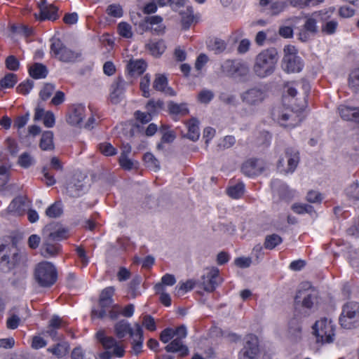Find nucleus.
I'll return each mask as SVG.
<instances>
[{
  "instance_id": "nucleus-7",
  "label": "nucleus",
  "mask_w": 359,
  "mask_h": 359,
  "mask_svg": "<svg viewBox=\"0 0 359 359\" xmlns=\"http://www.w3.org/2000/svg\"><path fill=\"white\" fill-rule=\"evenodd\" d=\"M50 53L59 60L67 63L75 62L81 56L80 51L67 48L59 39H51Z\"/></svg>"
},
{
  "instance_id": "nucleus-62",
  "label": "nucleus",
  "mask_w": 359,
  "mask_h": 359,
  "mask_svg": "<svg viewBox=\"0 0 359 359\" xmlns=\"http://www.w3.org/2000/svg\"><path fill=\"white\" fill-rule=\"evenodd\" d=\"M34 87V81L30 79H27L25 81L22 82L17 87V91L23 95H27Z\"/></svg>"
},
{
  "instance_id": "nucleus-3",
  "label": "nucleus",
  "mask_w": 359,
  "mask_h": 359,
  "mask_svg": "<svg viewBox=\"0 0 359 359\" xmlns=\"http://www.w3.org/2000/svg\"><path fill=\"white\" fill-rule=\"evenodd\" d=\"M11 248H13V245L11 244L10 238H0V270L4 272L25 266V257L17 252H13L10 259Z\"/></svg>"
},
{
  "instance_id": "nucleus-50",
  "label": "nucleus",
  "mask_w": 359,
  "mask_h": 359,
  "mask_svg": "<svg viewBox=\"0 0 359 359\" xmlns=\"http://www.w3.org/2000/svg\"><path fill=\"white\" fill-rule=\"evenodd\" d=\"M163 107V102L161 100L155 101L154 100H149L146 104V109L148 113L151 116L158 113Z\"/></svg>"
},
{
  "instance_id": "nucleus-55",
  "label": "nucleus",
  "mask_w": 359,
  "mask_h": 359,
  "mask_svg": "<svg viewBox=\"0 0 359 359\" xmlns=\"http://www.w3.org/2000/svg\"><path fill=\"white\" fill-rule=\"evenodd\" d=\"M119 34L126 39H130L133 36V32L131 26L125 22H120L118 25Z\"/></svg>"
},
{
  "instance_id": "nucleus-37",
  "label": "nucleus",
  "mask_w": 359,
  "mask_h": 359,
  "mask_svg": "<svg viewBox=\"0 0 359 359\" xmlns=\"http://www.w3.org/2000/svg\"><path fill=\"white\" fill-rule=\"evenodd\" d=\"M163 22V18L160 15H154L150 17H146L143 21H142L139 27L143 31V32H148L150 31L152 33V28L153 26L155 25V24H158V22Z\"/></svg>"
},
{
  "instance_id": "nucleus-18",
  "label": "nucleus",
  "mask_w": 359,
  "mask_h": 359,
  "mask_svg": "<svg viewBox=\"0 0 359 359\" xmlns=\"http://www.w3.org/2000/svg\"><path fill=\"white\" fill-rule=\"evenodd\" d=\"M128 84L122 77H118L113 82L111 86L109 95V99L112 104H116L122 100Z\"/></svg>"
},
{
  "instance_id": "nucleus-10",
  "label": "nucleus",
  "mask_w": 359,
  "mask_h": 359,
  "mask_svg": "<svg viewBox=\"0 0 359 359\" xmlns=\"http://www.w3.org/2000/svg\"><path fill=\"white\" fill-rule=\"evenodd\" d=\"M103 346L104 351L100 352L95 359L122 358L126 355V346L117 341L114 337L106 341Z\"/></svg>"
},
{
  "instance_id": "nucleus-13",
  "label": "nucleus",
  "mask_w": 359,
  "mask_h": 359,
  "mask_svg": "<svg viewBox=\"0 0 359 359\" xmlns=\"http://www.w3.org/2000/svg\"><path fill=\"white\" fill-rule=\"evenodd\" d=\"M86 177V174L79 170L74 173L72 177L67 184V191L70 196L79 197L82 194L85 187L83 182Z\"/></svg>"
},
{
  "instance_id": "nucleus-21",
  "label": "nucleus",
  "mask_w": 359,
  "mask_h": 359,
  "mask_svg": "<svg viewBox=\"0 0 359 359\" xmlns=\"http://www.w3.org/2000/svg\"><path fill=\"white\" fill-rule=\"evenodd\" d=\"M86 107L81 104L72 106L67 117V122L72 126H79L85 117Z\"/></svg>"
},
{
  "instance_id": "nucleus-20",
  "label": "nucleus",
  "mask_w": 359,
  "mask_h": 359,
  "mask_svg": "<svg viewBox=\"0 0 359 359\" xmlns=\"http://www.w3.org/2000/svg\"><path fill=\"white\" fill-rule=\"evenodd\" d=\"M283 66L287 72H299L303 69L304 63L297 55L287 54L283 57Z\"/></svg>"
},
{
  "instance_id": "nucleus-26",
  "label": "nucleus",
  "mask_w": 359,
  "mask_h": 359,
  "mask_svg": "<svg viewBox=\"0 0 359 359\" xmlns=\"http://www.w3.org/2000/svg\"><path fill=\"white\" fill-rule=\"evenodd\" d=\"M299 158H280L277 163V169L279 172L287 174L292 173L296 169Z\"/></svg>"
},
{
  "instance_id": "nucleus-12",
  "label": "nucleus",
  "mask_w": 359,
  "mask_h": 359,
  "mask_svg": "<svg viewBox=\"0 0 359 359\" xmlns=\"http://www.w3.org/2000/svg\"><path fill=\"white\" fill-rule=\"evenodd\" d=\"M267 97V90L260 86L249 88L241 95L242 102L250 107L259 106Z\"/></svg>"
},
{
  "instance_id": "nucleus-38",
  "label": "nucleus",
  "mask_w": 359,
  "mask_h": 359,
  "mask_svg": "<svg viewBox=\"0 0 359 359\" xmlns=\"http://www.w3.org/2000/svg\"><path fill=\"white\" fill-rule=\"evenodd\" d=\"M168 109L172 115L185 116L189 114V109L186 103L177 104L171 101L168 104Z\"/></svg>"
},
{
  "instance_id": "nucleus-42",
  "label": "nucleus",
  "mask_w": 359,
  "mask_h": 359,
  "mask_svg": "<svg viewBox=\"0 0 359 359\" xmlns=\"http://www.w3.org/2000/svg\"><path fill=\"white\" fill-rule=\"evenodd\" d=\"M69 351V345L67 343H58L53 347L48 348V351L52 353L57 358H62L66 355Z\"/></svg>"
},
{
  "instance_id": "nucleus-15",
  "label": "nucleus",
  "mask_w": 359,
  "mask_h": 359,
  "mask_svg": "<svg viewBox=\"0 0 359 359\" xmlns=\"http://www.w3.org/2000/svg\"><path fill=\"white\" fill-rule=\"evenodd\" d=\"M259 353L258 339L253 334L248 335L245 339V345L240 351L239 359H255Z\"/></svg>"
},
{
  "instance_id": "nucleus-58",
  "label": "nucleus",
  "mask_w": 359,
  "mask_h": 359,
  "mask_svg": "<svg viewBox=\"0 0 359 359\" xmlns=\"http://www.w3.org/2000/svg\"><path fill=\"white\" fill-rule=\"evenodd\" d=\"M236 143V138L233 135H226L218 143L219 149L224 150L233 147Z\"/></svg>"
},
{
  "instance_id": "nucleus-34",
  "label": "nucleus",
  "mask_w": 359,
  "mask_h": 359,
  "mask_svg": "<svg viewBox=\"0 0 359 359\" xmlns=\"http://www.w3.org/2000/svg\"><path fill=\"white\" fill-rule=\"evenodd\" d=\"M48 72L47 67L41 63H34L29 68V74L34 79L46 78Z\"/></svg>"
},
{
  "instance_id": "nucleus-23",
  "label": "nucleus",
  "mask_w": 359,
  "mask_h": 359,
  "mask_svg": "<svg viewBox=\"0 0 359 359\" xmlns=\"http://www.w3.org/2000/svg\"><path fill=\"white\" fill-rule=\"evenodd\" d=\"M302 329L300 320L293 318L288 323L287 337L294 342H297L302 339Z\"/></svg>"
},
{
  "instance_id": "nucleus-1",
  "label": "nucleus",
  "mask_w": 359,
  "mask_h": 359,
  "mask_svg": "<svg viewBox=\"0 0 359 359\" xmlns=\"http://www.w3.org/2000/svg\"><path fill=\"white\" fill-rule=\"evenodd\" d=\"M114 332L119 339H123L129 334L132 339L133 350L135 353L138 354L142 351L144 341L143 330L139 323H135L132 327L127 320H121L115 324Z\"/></svg>"
},
{
  "instance_id": "nucleus-19",
  "label": "nucleus",
  "mask_w": 359,
  "mask_h": 359,
  "mask_svg": "<svg viewBox=\"0 0 359 359\" xmlns=\"http://www.w3.org/2000/svg\"><path fill=\"white\" fill-rule=\"evenodd\" d=\"M50 169L56 171H61L63 169V163L60 158H50L49 166H44L42 168L43 178L47 186H53L56 183V180L53 175L50 172Z\"/></svg>"
},
{
  "instance_id": "nucleus-59",
  "label": "nucleus",
  "mask_w": 359,
  "mask_h": 359,
  "mask_svg": "<svg viewBox=\"0 0 359 359\" xmlns=\"http://www.w3.org/2000/svg\"><path fill=\"white\" fill-rule=\"evenodd\" d=\"M214 98V93L210 90L203 89L198 95V100L201 103L208 104Z\"/></svg>"
},
{
  "instance_id": "nucleus-33",
  "label": "nucleus",
  "mask_w": 359,
  "mask_h": 359,
  "mask_svg": "<svg viewBox=\"0 0 359 359\" xmlns=\"http://www.w3.org/2000/svg\"><path fill=\"white\" fill-rule=\"evenodd\" d=\"M330 15H324L321 20L324 23L321 26V32L326 35H333L336 33L338 27V22L336 20H328Z\"/></svg>"
},
{
  "instance_id": "nucleus-47",
  "label": "nucleus",
  "mask_w": 359,
  "mask_h": 359,
  "mask_svg": "<svg viewBox=\"0 0 359 359\" xmlns=\"http://www.w3.org/2000/svg\"><path fill=\"white\" fill-rule=\"evenodd\" d=\"M348 86L355 93H359V68L352 71L348 78Z\"/></svg>"
},
{
  "instance_id": "nucleus-17",
  "label": "nucleus",
  "mask_w": 359,
  "mask_h": 359,
  "mask_svg": "<svg viewBox=\"0 0 359 359\" xmlns=\"http://www.w3.org/2000/svg\"><path fill=\"white\" fill-rule=\"evenodd\" d=\"M265 168L264 158H248L242 165L241 170L248 177L260 174Z\"/></svg>"
},
{
  "instance_id": "nucleus-4",
  "label": "nucleus",
  "mask_w": 359,
  "mask_h": 359,
  "mask_svg": "<svg viewBox=\"0 0 359 359\" xmlns=\"http://www.w3.org/2000/svg\"><path fill=\"white\" fill-rule=\"evenodd\" d=\"M220 72L224 76L244 82L248 79L250 68L248 63L242 60L228 59L221 63Z\"/></svg>"
},
{
  "instance_id": "nucleus-35",
  "label": "nucleus",
  "mask_w": 359,
  "mask_h": 359,
  "mask_svg": "<svg viewBox=\"0 0 359 359\" xmlns=\"http://www.w3.org/2000/svg\"><path fill=\"white\" fill-rule=\"evenodd\" d=\"M160 133L162 134L161 141L157 145V148L161 149L163 147V143H172L176 138L175 133L169 129L167 125H163L159 129Z\"/></svg>"
},
{
  "instance_id": "nucleus-6",
  "label": "nucleus",
  "mask_w": 359,
  "mask_h": 359,
  "mask_svg": "<svg viewBox=\"0 0 359 359\" xmlns=\"http://www.w3.org/2000/svg\"><path fill=\"white\" fill-rule=\"evenodd\" d=\"M34 279L42 287H51L57 279V271L55 266L46 261L39 263L35 267Z\"/></svg>"
},
{
  "instance_id": "nucleus-51",
  "label": "nucleus",
  "mask_w": 359,
  "mask_h": 359,
  "mask_svg": "<svg viewBox=\"0 0 359 359\" xmlns=\"http://www.w3.org/2000/svg\"><path fill=\"white\" fill-rule=\"evenodd\" d=\"M194 282L191 280H189L185 283H182L178 285L175 287V294L177 296H182L184 293L191 290L194 288Z\"/></svg>"
},
{
  "instance_id": "nucleus-44",
  "label": "nucleus",
  "mask_w": 359,
  "mask_h": 359,
  "mask_svg": "<svg viewBox=\"0 0 359 359\" xmlns=\"http://www.w3.org/2000/svg\"><path fill=\"white\" fill-rule=\"evenodd\" d=\"M208 48L215 54H220L226 50V43L224 40L216 38L210 42Z\"/></svg>"
},
{
  "instance_id": "nucleus-28",
  "label": "nucleus",
  "mask_w": 359,
  "mask_h": 359,
  "mask_svg": "<svg viewBox=\"0 0 359 359\" xmlns=\"http://www.w3.org/2000/svg\"><path fill=\"white\" fill-rule=\"evenodd\" d=\"M28 207L26 199L22 196L15 198L9 204L8 210L15 215H22Z\"/></svg>"
},
{
  "instance_id": "nucleus-16",
  "label": "nucleus",
  "mask_w": 359,
  "mask_h": 359,
  "mask_svg": "<svg viewBox=\"0 0 359 359\" xmlns=\"http://www.w3.org/2000/svg\"><path fill=\"white\" fill-rule=\"evenodd\" d=\"M222 282V279L219 276V270L217 267H212L203 276V289L209 292H213Z\"/></svg>"
},
{
  "instance_id": "nucleus-32",
  "label": "nucleus",
  "mask_w": 359,
  "mask_h": 359,
  "mask_svg": "<svg viewBox=\"0 0 359 359\" xmlns=\"http://www.w3.org/2000/svg\"><path fill=\"white\" fill-rule=\"evenodd\" d=\"M187 126L188 132L186 137L194 142L198 140L200 137L199 121L196 118H192L187 122Z\"/></svg>"
},
{
  "instance_id": "nucleus-53",
  "label": "nucleus",
  "mask_w": 359,
  "mask_h": 359,
  "mask_svg": "<svg viewBox=\"0 0 359 359\" xmlns=\"http://www.w3.org/2000/svg\"><path fill=\"white\" fill-rule=\"evenodd\" d=\"M99 149L101 154L105 156H111L117 154L116 149L109 142H103L100 144Z\"/></svg>"
},
{
  "instance_id": "nucleus-27",
  "label": "nucleus",
  "mask_w": 359,
  "mask_h": 359,
  "mask_svg": "<svg viewBox=\"0 0 359 359\" xmlns=\"http://www.w3.org/2000/svg\"><path fill=\"white\" fill-rule=\"evenodd\" d=\"M53 241L49 238L43 241L41 246V254L44 257H50L56 256L61 250V246L58 243H53Z\"/></svg>"
},
{
  "instance_id": "nucleus-36",
  "label": "nucleus",
  "mask_w": 359,
  "mask_h": 359,
  "mask_svg": "<svg viewBox=\"0 0 359 359\" xmlns=\"http://www.w3.org/2000/svg\"><path fill=\"white\" fill-rule=\"evenodd\" d=\"M147 63L143 60H131L128 65V69L132 76H139L144 73Z\"/></svg>"
},
{
  "instance_id": "nucleus-56",
  "label": "nucleus",
  "mask_w": 359,
  "mask_h": 359,
  "mask_svg": "<svg viewBox=\"0 0 359 359\" xmlns=\"http://www.w3.org/2000/svg\"><path fill=\"white\" fill-rule=\"evenodd\" d=\"M347 196L353 200H359V184L356 181L346 189Z\"/></svg>"
},
{
  "instance_id": "nucleus-61",
  "label": "nucleus",
  "mask_w": 359,
  "mask_h": 359,
  "mask_svg": "<svg viewBox=\"0 0 359 359\" xmlns=\"http://www.w3.org/2000/svg\"><path fill=\"white\" fill-rule=\"evenodd\" d=\"M286 8V3L283 1H276L270 5V13L272 15H277L284 11Z\"/></svg>"
},
{
  "instance_id": "nucleus-9",
  "label": "nucleus",
  "mask_w": 359,
  "mask_h": 359,
  "mask_svg": "<svg viewBox=\"0 0 359 359\" xmlns=\"http://www.w3.org/2000/svg\"><path fill=\"white\" fill-rule=\"evenodd\" d=\"M272 116L274 119L278 121L280 126L287 128H294L302 120L298 112L284 107L273 109Z\"/></svg>"
},
{
  "instance_id": "nucleus-43",
  "label": "nucleus",
  "mask_w": 359,
  "mask_h": 359,
  "mask_svg": "<svg viewBox=\"0 0 359 359\" xmlns=\"http://www.w3.org/2000/svg\"><path fill=\"white\" fill-rule=\"evenodd\" d=\"M144 148V144L140 145L136 149H133L131 145L128 142H123L121 146V156L120 157H128L129 155L132 154L133 156L138 154L137 150H140Z\"/></svg>"
},
{
  "instance_id": "nucleus-48",
  "label": "nucleus",
  "mask_w": 359,
  "mask_h": 359,
  "mask_svg": "<svg viewBox=\"0 0 359 359\" xmlns=\"http://www.w3.org/2000/svg\"><path fill=\"white\" fill-rule=\"evenodd\" d=\"M120 166L125 170H137L139 168V163L134 161V158H118Z\"/></svg>"
},
{
  "instance_id": "nucleus-49",
  "label": "nucleus",
  "mask_w": 359,
  "mask_h": 359,
  "mask_svg": "<svg viewBox=\"0 0 359 359\" xmlns=\"http://www.w3.org/2000/svg\"><path fill=\"white\" fill-rule=\"evenodd\" d=\"M62 214V205L59 203H55L50 205L46 211V215L48 217L55 218L60 217Z\"/></svg>"
},
{
  "instance_id": "nucleus-2",
  "label": "nucleus",
  "mask_w": 359,
  "mask_h": 359,
  "mask_svg": "<svg viewBox=\"0 0 359 359\" xmlns=\"http://www.w3.org/2000/svg\"><path fill=\"white\" fill-rule=\"evenodd\" d=\"M278 62V53L275 48L262 50L255 58L253 66L255 74L259 78L272 74Z\"/></svg>"
},
{
  "instance_id": "nucleus-22",
  "label": "nucleus",
  "mask_w": 359,
  "mask_h": 359,
  "mask_svg": "<svg viewBox=\"0 0 359 359\" xmlns=\"http://www.w3.org/2000/svg\"><path fill=\"white\" fill-rule=\"evenodd\" d=\"M168 353H178L179 356L184 358L189 355V350L187 346L184 344L180 338H175L165 347Z\"/></svg>"
},
{
  "instance_id": "nucleus-46",
  "label": "nucleus",
  "mask_w": 359,
  "mask_h": 359,
  "mask_svg": "<svg viewBox=\"0 0 359 359\" xmlns=\"http://www.w3.org/2000/svg\"><path fill=\"white\" fill-rule=\"evenodd\" d=\"M18 81L17 76L13 73H8L0 80V86L3 88H13Z\"/></svg>"
},
{
  "instance_id": "nucleus-5",
  "label": "nucleus",
  "mask_w": 359,
  "mask_h": 359,
  "mask_svg": "<svg viewBox=\"0 0 359 359\" xmlns=\"http://www.w3.org/2000/svg\"><path fill=\"white\" fill-rule=\"evenodd\" d=\"M313 334L318 344L323 345L332 343L335 337V325L327 318L317 320L312 326Z\"/></svg>"
},
{
  "instance_id": "nucleus-63",
  "label": "nucleus",
  "mask_w": 359,
  "mask_h": 359,
  "mask_svg": "<svg viewBox=\"0 0 359 359\" xmlns=\"http://www.w3.org/2000/svg\"><path fill=\"white\" fill-rule=\"evenodd\" d=\"M55 86L52 83H46L43 89L40 91L39 95L43 100H46L52 95L55 90Z\"/></svg>"
},
{
  "instance_id": "nucleus-24",
  "label": "nucleus",
  "mask_w": 359,
  "mask_h": 359,
  "mask_svg": "<svg viewBox=\"0 0 359 359\" xmlns=\"http://www.w3.org/2000/svg\"><path fill=\"white\" fill-rule=\"evenodd\" d=\"M341 117L346 121H352L359 123V108L347 105H340L338 108Z\"/></svg>"
},
{
  "instance_id": "nucleus-39",
  "label": "nucleus",
  "mask_w": 359,
  "mask_h": 359,
  "mask_svg": "<svg viewBox=\"0 0 359 359\" xmlns=\"http://www.w3.org/2000/svg\"><path fill=\"white\" fill-rule=\"evenodd\" d=\"M245 184L241 182L234 185L230 186L227 190V194L233 199L240 198L244 194Z\"/></svg>"
},
{
  "instance_id": "nucleus-41",
  "label": "nucleus",
  "mask_w": 359,
  "mask_h": 359,
  "mask_svg": "<svg viewBox=\"0 0 359 359\" xmlns=\"http://www.w3.org/2000/svg\"><path fill=\"white\" fill-rule=\"evenodd\" d=\"M53 133L51 131H46L42 134L40 140V147L42 150H50L53 148Z\"/></svg>"
},
{
  "instance_id": "nucleus-45",
  "label": "nucleus",
  "mask_w": 359,
  "mask_h": 359,
  "mask_svg": "<svg viewBox=\"0 0 359 359\" xmlns=\"http://www.w3.org/2000/svg\"><path fill=\"white\" fill-rule=\"evenodd\" d=\"M68 237V229L64 227H60L56 230L50 232L48 236L53 241H61Z\"/></svg>"
},
{
  "instance_id": "nucleus-29",
  "label": "nucleus",
  "mask_w": 359,
  "mask_h": 359,
  "mask_svg": "<svg viewBox=\"0 0 359 359\" xmlns=\"http://www.w3.org/2000/svg\"><path fill=\"white\" fill-rule=\"evenodd\" d=\"M328 13V11H320L319 12H315L310 17H306L305 22L303 25V28L309 32L311 34L314 35L318 32L317 20L315 17L320 16L321 15H325Z\"/></svg>"
},
{
  "instance_id": "nucleus-11",
  "label": "nucleus",
  "mask_w": 359,
  "mask_h": 359,
  "mask_svg": "<svg viewBox=\"0 0 359 359\" xmlns=\"http://www.w3.org/2000/svg\"><path fill=\"white\" fill-rule=\"evenodd\" d=\"M359 316V303L348 302L344 305L339 317V323L345 329H352L355 327V319Z\"/></svg>"
},
{
  "instance_id": "nucleus-40",
  "label": "nucleus",
  "mask_w": 359,
  "mask_h": 359,
  "mask_svg": "<svg viewBox=\"0 0 359 359\" xmlns=\"http://www.w3.org/2000/svg\"><path fill=\"white\" fill-rule=\"evenodd\" d=\"M283 242V238L276 233L268 235L265 238L264 246L267 250H273Z\"/></svg>"
},
{
  "instance_id": "nucleus-52",
  "label": "nucleus",
  "mask_w": 359,
  "mask_h": 359,
  "mask_svg": "<svg viewBox=\"0 0 359 359\" xmlns=\"http://www.w3.org/2000/svg\"><path fill=\"white\" fill-rule=\"evenodd\" d=\"M10 169L11 165L9 164L0 165V187H4L8 182Z\"/></svg>"
},
{
  "instance_id": "nucleus-60",
  "label": "nucleus",
  "mask_w": 359,
  "mask_h": 359,
  "mask_svg": "<svg viewBox=\"0 0 359 359\" xmlns=\"http://www.w3.org/2000/svg\"><path fill=\"white\" fill-rule=\"evenodd\" d=\"M271 189L273 191L277 192L281 196L283 193L287 190V186L279 180L274 179L271 182Z\"/></svg>"
},
{
  "instance_id": "nucleus-31",
  "label": "nucleus",
  "mask_w": 359,
  "mask_h": 359,
  "mask_svg": "<svg viewBox=\"0 0 359 359\" xmlns=\"http://www.w3.org/2000/svg\"><path fill=\"white\" fill-rule=\"evenodd\" d=\"M168 79L164 75H157L153 83V88L158 91L164 92L170 95H175V93L171 88L167 87Z\"/></svg>"
},
{
  "instance_id": "nucleus-57",
  "label": "nucleus",
  "mask_w": 359,
  "mask_h": 359,
  "mask_svg": "<svg viewBox=\"0 0 359 359\" xmlns=\"http://www.w3.org/2000/svg\"><path fill=\"white\" fill-rule=\"evenodd\" d=\"M150 86V76L148 74L144 76L140 81V87L142 92V96L144 97H149L150 96L149 93Z\"/></svg>"
},
{
  "instance_id": "nucleus-25",
  "label": "nucleus",
  "mask_w": 359,
  "mask_h": 359,
  "mask_svg": "<svg viewBox=\"0 0 359 359\" xmlns=\"http://www.w3.org/2000/svg\"><path fill=\"white\" fill-rule=\"evenodd\" d=\"M39 8L40 10L41 20L49 19L54 20L57 18L58 8L52 4H47L45 0L41 1L39 5Z\"/></svg>"
},
{
  "instance_id": "nucleus-8",
  "label": "nucleus",
  "mask_w": 359,
  "mask_h": 359,
  "mask_svg": "<svg viewBox=\"0 0 359 359\" xmlns=\"http://www.w3.org/2000/svg\"><path fill=\"white\" fill-rule=\"evenodd\" d=\"M115 288L113 286L107 287L103 289L99 297V307L93 309L91 312L93 319H102L107 316L109 309L113 305V296Z\"/></svg>"
},
{
  "instance_id": "nucleus-64",
  "label": "nucleus",
  "mask_w": 359,
  "mask_h": 359,
  "mask_svg": "<svg viewBox=\"0 0 359 359\" xmlns=\"http://www.w3.org/2000/svg\"><path fill=\"white\" fill-rule=\"evenodd\" d=\"M292 210L297 214L311 213L313 208L308 204L295 203L292 206Z\"/></svg>"
},
{
  "instance_id": "nucleus-54",
  "label": "nucleus",
  "mask_w": 359,
  "mask_h": 359,
  "mask_svg": "<svg viewBox=\"0 0 359 359\" xmlns=\"http://www.w3.org/2000/svg\"><path fill=\"white\" fill-rule=\"evenodd\" d=\"M271 135L267 131H261L257 138V144L262 146L264 148L267 147L271 140Z\"/></svg>"
},
{
  "instance_id": "nucleus-14",
  "label": "nucleus",
  "mask_w": 359,
  "mask_h": 359,
  "mask_svg": "<svg viewBox=\"0 0 359 359\" xmlns=\"http://www.w3.org/2000/svg\"><path fill=\"white\" fill-rule=\"evenodd\" d=\"M307 287L299 289L295 296V302L297 304L302 301V306L306 309H311L316 301V292L309 283L304 285Z\"/></svg>"
},
{
  "instance_id": "nucleus-30",
  "label": "nucleus",
  "mask_w": 359,
  "mask_h": 359,
  "mask_svg": "<svg viewBox=\"0 0 359 359\" xmlns=\"http://www.w3.org/2000/svg\"><path fill=\"white\" fill-rule=\"evenodd\" d=\"M146 48L153 56L158 57L165 52L166 45L163 39L158 41L151 40L146 44Z\"/></svg>"
}]
</instances>
